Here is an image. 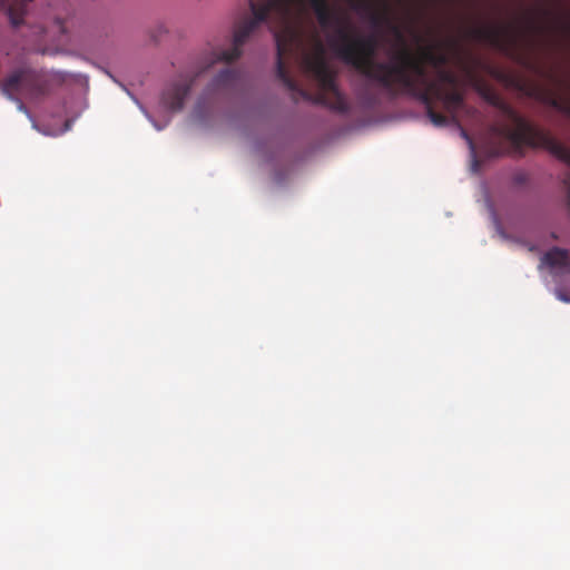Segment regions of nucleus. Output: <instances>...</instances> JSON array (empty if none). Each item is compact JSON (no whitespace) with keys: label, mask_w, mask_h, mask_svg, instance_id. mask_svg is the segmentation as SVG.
<instances>
[{"label":"nucleus","mask_w":570,"mask_h":570,"mask_svg":"<svg viewBox=\"0 0 570 570\" xmlns=\"http://www.w3.org/2000/svg\"><path fill=\"white\" fill-rule=\"evenodd\" d=\"M308 1L320 27L328 32L330 48L344 63L391 97L409 95L420 100L434 126L445 127L451 121H456V112L463 105V95L454 88V75L444 67L435 71L434 79L429 77L426 67L405 46L402 30L392 23L387 0L345 1L374 28L390 27L402 46L392 55L390 61H377L376 36L360 35L345 16L330 6L328 0Z\"/></svg>","instance_id":"nucleus-1"},{"label":"nucleus","mask_w":570,"mask_h":570,"mask_svg":"<svg viewBox=\"0 0 570 570\" xmlns=\"http://www.w3.org/2000/svg\"><path fill=\"white\" fill-rule=\"evenodd\" d=\"M249 8L253 18L236 26L232 48L216 53L213 62L229 63L238 59L244 43L271 16L276 23L272 30L276 43V76L292 92L293 99L314 100L346 112L348 105L338 90L336 73L326 61L324 46L315 28L311 30L314 50L304 51L306 0H250Z\"/></svg>","instance_id":"nucleus-2"},{"label":"nucleus","mask_w":570,"mask_h":570,"mask_svg":"<svg viewBox=\"0 0 570 570\" xmlns=\"http://www.w3.org/2000/svg\"><path fill=\"white\" fill-rule=\"evenodd\" d=\"M487 100L514 126L512 128L507 125H491L489 131L492 136L505 138L517 148H543L570 167V149L548 130L528 121L498 95L490 94Z\"/></svg>","instance_id":"nucleus-3"},{"label":"nucleus","mask_w":570,"mask_h":570,"mask_svg":"<svg viewBox=\"0 0 570 570\" xmlns=\"http://www.w3.org/2000/svg\"><path fill=\"white\" fill-rule=\"evenodd\" d=\"M48 83L45 77L30 68H20L9 75L1 85V92L18 102V108L27 112L24 105L18 99L19 95L28 98H39L47 94Z\"/></svg>","instance_id":"nucleus-4"},{"label":"nucleus","mask_w":570,"mask_h":570,"mask_svg":"<svg viewBox=\"0 0 570 570\" xmlns=\"http://www.w3.org/2000/svg\"><path fill=\"white\" fill-rule=\"evenodd\" d=\"M543 265L551 269L559 288L558 296L564 302H570V257L567 249L552 247L541 258Z\"/></svg>","instance_id":"nucleus-5"},{"label":"nucleus","mask_w":570,"mask_h":570,"mask_svg":"<svg viewBox=\"0 0 570 570\" xmlns=\"http://www.w3.org/2000/svg\"><path fill=\"white\" fill-rule=\"evenodd\" d=\"M470 37L505 51L517 41V35L510 26H481L469 31Z\"/></svg>","instance_id":"nucleus-6"},{"label":"nucleus","mask_w":570,"mask_h":570,"mask_svg":"<svg viewBox=\"0 0 570 570\" xmlns=\"http://www.w3.org/2000/svg\"><path fill=\"white\" fill-rule=\"evenodd\" d=\"M459 47V42L454 38H448L442 41H438L435 43L420 47L419 56L414 57L423 62V65H429L436 70L446 67L450 62V52L449 50H456Z\"/></svg>","instance_id":"nucleus-7"},{"label":"nucleus","mask_w":570,"mask_h":570,"mask_svg":"<svg viewBox=\"0 0 570 570\" xmlns=\"http://www.w3.org/2000/svg\"><path fill=\"white\" fill-rule=\"evenodd\" d=\"M194 80L189 76H180L178 80L168 85L161 96L163 105L171 111L181 110Z\"/></svg>","instance_id":"nucleus-8"},{"label":"nucleus","mask_w":570,"mask_h":570,"mask_svg":"<svg viewBox=\"0 0 570 570\" xmlns=\"http://www.w3.org/2000/svg\"><path fill=\"white\" fill-rule=\"evenodd\" d=\"M47 6L53 10L52 29L59 35L58 39L62 40L68 31L69 3L67 0H48Z\"/></svg>","instance_id":"nucleus-9"},{"label":"nucleus","mask_w":570,"mask_h":570,"mask_svg":"<svg viewBox=\"0 0 570 570\" xmlns=\"http://www.w3.org/2000/svg\"><path fill=\"white\" fill-rule=\"evenodd\" d=\"M238 79V75L230 68L222 70L209 83L206 89V95L215 94L220 90L233 88Z\"/></svg>","instance_id":"nucleus-10"},{"label":"nucleus","mask_w":570,"mask_h":570,"mask_svg":"<svg viewBox=\"0 0 570 570\" xmlns=\"http://www.w3.org/2000/svg\"><path fill=\"white\" fill-rule=\"evenodd\" d=\"M32 0H0V8H6L11 23L18 27L23 22L28 3Z\"/></svg>","instance_id":"nucleus-11"},{"label":"nucleus","mask_w":570,"mask_h":570,"mask_svg":"<svg viewBox=\"0 0 570 570\" xmlns=\"http://www.w3.org/2000/svg\"><path fill=\"white\" fill-rule=\"evenodd\" d=\"M543 100L550 107L570 118V97L557 96L553 92H546Z\"/></svg>","instance_id":"nucleus-12"},{"label":"nucleus","mask_w":570,"mask_h":570,"mask_svg":"<svg viewBox=\"0 0 570 570\" xmlns=\"http://www.w3.org/2000/svg\"><path fill=\"white\" fill-rule=\"evenodd\" d=\"M563 183L567 187V202L570 207V177H567Z\"/></svg>","instance_id":"nucleus-13"},{"label":"nucleus","mask_w":570,"mask_h":570,"mask_svg":"<svg viewBox=\"0 0 570 570\" xmlns=\"http://www.w3.org/2000/svg\"><path fill=\"white\" fill-rule=\"evenodd\" d=\"M462 136H463L465 139H468V141H469V144H470V146H471V148H472V147H473L472 140L469 138L468 134H466L464 130H462Z\"/></svg>","instance_id":"nucleus-14"},{"label":"nucleus","mask_w":570,"mask_h":570,"mask_svg":"<svg viewBox=\"0 0 570 570\" xmlns=\"http://www.w3.org/2000/svg\"><path fill=\"white\" fill-rule=\"evenodd\" d=\"M501 154V151L499 150V148H497L494 151H493V155L495 156H499Z\"/></svg>","instance_id":"nucleus-15"},{"label":"nucleus","mask_w":570,"mask_h":570,"mask_svg":"<svg viewBox=\"0 0 570 570\" xmlns=\"http://www.w3.org/2000/svg\"><path fill=\"white\" fill-rule=\"evenodd\" d=\"M416 40H417V41H421V40H422V38H421L420 36H416Z\"/></svg>","instance_id":"nucleus-16"}]
</instances>
